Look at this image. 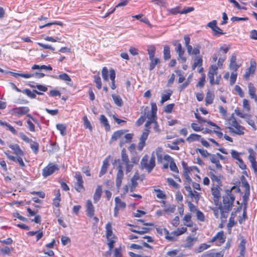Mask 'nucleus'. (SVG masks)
I'll return each mask as SVG.
<instances>
[{
    "instance_id": "1",
    "label": "nucleus",
    "mask_w": 257,
    "mask_h": 257,
    "mask_svg": "<svg viewBox=\"0 0 257 257\" xmlns=\"http://www.w3.org/2000/svg\"><path fill=\"white\" fill-rule=\"evenodd\" d=\"M163 150L161 148H158L156 152H153L150 160L149 161V156L145 155L141 161V167L142 169H146L148 173H150L155 167V154L157 157L158 162H162Z\"/></svg>"
},
{
    "instance_id": "2",
    "label": "nucleus",
    "mask_w": 257,
    "mask_h": 257,
    "mask_svg": "<svg viewBox=\"0 0 257 257\" xmlns=\"http://www.w3.org/2000/svg\"><path fill=\"white\" fill-rule=\"evenodd\" d=\"M235 200L234 195L231 192V189L225 190V195L223 196V204L222 207L227 211H230L233 206Z\"/></svg>"
},
{
    "instance_id": "3",
    "label": "nucleus",
    "mask_w": 257,
    "mask_h": 257,
    "mask_svg": "<svg viewBox=\"0 0 257 257\" xmlns=\"http://www.w3.org/2000/svg\"><path fill=\"white\" fill-rule=\"evenodd\" d=\"M230 125L228 129L231 133L240 136L244 134V127L239 124L235 119L231 120Z\"/></svg>"
},
{
    "instance_id": "4",
    "label": "nucleus",
    "mask_w": 257,
    "mask_h": 257,
    "mask_svg": "<svg viewBox=\"0 0 257 257\" xmlns=\"http://www.w3.org/2000/svg\"><path fill=\"white\" fill-rule=\"evenodd\" d=\"M121 161L125 166L126 173H128L131 171L133 168V164L130 161L128 155L126 153L125 149H123L121 152Z\"/></svg>"
},
{
    "instance_id": "5",
    "label": "nucleus",
    "mask_w": 257,
    "mask_h": 257,
    "mask_svg": "<svg viewBox=\"0 0 257 257\" xmlns=\"http://www.w3.org/2000/svg\"><path fill=\"white\" fill-rule=\"evenodd\" d=\"M58 170L59 167L57 165L50 163L47 166L43 169L42 175L44 178H47L54 173L55 171H58Z\"/></svg>"
},
{
    "instance_id": "6",
    "label": "nucleus",
    "mask_w": 257,
    "mask_h": 257,
    "mask_svg": "<svg viewBox=\"0 0 257 257\" xmlns=\"http://www.w3.org/2000/svg\"><path fill=\"white\" fill-rule=\"evenodd\" d=\"M118 162L119 163V165L117 167L118 171L116 174V186L117 187V189H119L121 182L123 178V173L122 171V166L121 164L120 163V160H118Z\"/></svg>"
},
{
    "instance_id": "7",
    "label": "nucleus",
    "mask_w": 257,
    "mask_h": 257,
    "mask_svg": "<svg viewBox=\"0 0 257 257\" xmlns=\"http://www.w3.org/2000/svg\"><path fill=\"white\" fill-rule=\"evenodd\" d=\"M150 131L149 128H146L145 131L143 133L140 138V142L138 145V150L142 151L146 144V141L148 138Z\"/></svg>"
},
{
    "instance_id": "8",
    "label": "nucleus",
    "mask_w": 257,
    "mask_h": 257,
    "mask_svg": "<svg viewBox=\"0 0 257 257\" xmlns=\"http://www.w3.org/2000/svg\"><path fill=\"white\" fill-rule=\"evenodd\" d=\"M75 178L77 180V182L75 184V188L77 191L80 192L84 189L83 186V181L82 179V177L80 173H76Z\"/></svg>"
},
{
    "instance_id": "9",
    "label": "nucleus",
    "mask_w": 257,
    "mask_h": 257,
    "mask_svg": "<svg viewBox=\"0 0 257 257\" xmlns=\"http://www.w3.org/2000/svg\"><path fill=\"white\" fill-rule=\"evenodd\" d=\"M218 67L215 65L211 66L209 71L208 73V78L209 79L210 83L211 85L214 84V76L215 75L217 74Z\"/></svg>"
},
{
    "instance_id": "10",
    "label": "nucleus",
    "mask_w": 257,
    "mask_h": 257,
    "mask_svg": "<svg viewBox=\"0 0 257 257\" xmlns=\"http://www.w3.org/2000/svg\"><path fill=\"white\" fill-rule=\"evenodd\" d=\"M30 111V109L27 106L16 107L12 109V112L19 116L27 114Z\"/></svg>"
},
{
    "instance_id": "11",
    "label": "nucleus",
    "mask_w": 257,
    "mask_h": 257,
    "mask_svg": "<svg viewBox=\"0 0 257 257\" xmlns=\"http://www.w3.org/2000/svg\"><path fill=\"white\" fill-rule=\"evenodd\" d=\"M220 187H216L211 189L212 194L213 196V201L215 205H218L219 201L221 197L220 193Z\"/></svg>"
},
{
    "instance_id": "12",
    "label": "nucleus",
    "mask_w": 257,
    "mask_h": 257,
    "mask_svg": "<svg viewBox=\"0 0 257 257\" xmlns=\"http://www.w3.org/2000/svg\"><path fill=\"white\" fill-rule=\"evenodd\" d=\"M164 159L165 160L168 161L170 163V168L172 171L176 173L179 172L176 163L174 162V159L172 157H171L170 156L168 155H166L164 156Z\"/></svg>"
},
{
    "instance_id": "13",
    "label": "nucleus",
    "mask_w": 257,
    "mask_h": 257,
    "mask_svg": "<svg viewBox=\"0 0 257 257\" xmlns=\"http://www.w3.org/2000/svg\"><path fill=\"white\" fill-rule=\"evenodd\" d=\"M51 77L53 78L63 80V81H65L68 85H69L71 86L72 85L71 79L69 77V76L66 73H62L58 76L57 75H53Z\"/></svg>"
},
{
    "instance_id": "14",
    "label": "nucleus",
    "mask_w": 257,
    "mask_h": 257,
    "mask_svg": "<svg viewBox=\"0 0 257 257\" xmlns=\"http://www.w3.org/2000/svg\"><path fill=\"white\" fill-rule=\"evenodd\" d=\"M225 237L223 232L221 231L218 232L211 239V242L218 241L220 244H222L225 242Z\"/></svg>"
},
{
    "instance_id": "15",
    "label": "nucleus",
    "mask_w": 257,
    "mask_h": 257,
    "mask_svg": "<svg viewBox=\"0 0 257 257\" xmlns=\"http://www.w3.org/2000/svg\"><path fill=\"white\" fill-rule=\"evenodd\" d=\"M248 94L251 99H253L255 102H257V96L255 94L256 89L253 84L251 83L248 84Z\"/></svg>"
},
{
    "instance_id": "16",
    "label": "nucleus",
    "mask_w": 257,
    "mask_h": 257,
    "mask_svg": "<svg viewBox=\"0 0 257 257\" xmlns=\"http://www.w3.org/2000/svg\"><path fill=\"white\" fill-rule=\"evenodd\" d=\"M94 208L90 200H88L86 202V214L89 217H92L94 215Z\"/></svg>"
},
{
    "instance_id": "17",
    "label": "nucleus",
    "mask_w": 257,
    "mask_h": 257,
    "mask_svg": "<svg viewBox=\"0 0 257 257\" xmlns=\"http://www.w3.org/2000/svg\"><path fill=\"white\" fill-rule=\"evenodd\" d=\"M255 70V65L251 64L250 66L246 70L245 74L243 75V78L245 80H248L249 77L252 75Z\"/></svg>"
},
{
    "instance_id": "18",
    "label": "nucleus",
    "mask_w": 257,
    "mask_h": 257,
    "mask_svg": "<svg viewBox=\"0 0 257 257\" xmlns=\"http://www.w3.org/2000/svg\"><path fill=\"white\" fill-rule=\"evenodd\" d=\"M9 147L14 151V153L17 156H23L24 152L21 150L18 144H10Z\"/></svg>"
},
{
    "instance_id": "19",
    "label": "nucleus",
    "mask_w": 257,
    "mask_h": 257,
    "mask_svg": "<svg viewBox=\"0 0 257 257\" xmlns=\"http://www.w3.org/2000/svg\"><path fill=\"white\" fill-rule=\"evenodd\" d=\"M167 235L166 237L167 239L170 241H174L175 239V237L178 236L182 234L181 232L178 228L177 230L174 231L171 233L170 234H169L168 231H167Z\"/></svg>"
},
{
    "instance_id": "20",
    "label": "nucleus",
    "mask_w": 257,
    "mask_h": 257,
    "mask_svg": "<svg viewBox=\"0 0 257 257\" xmlns=\"http://www.w3.org/2000/svg\"><path fill=\"white\" fill-rule=\"evenodd\" d=\"M197 240V238L188 236L184 243L183 246L185 248H190L194 244V242Z\"/></svg>"
},
{
    "instance_id": "21",
    "label": "nucleus",
    "mask_w": 257,
    "mask_h": 257,
    "mask_svg": "<svg viewBox=\"0 0 257 257\" xmlns=\"http://www.w3.org/2000/svg\"><path fill=\"white\" fill-rule=\"evenodd\" d=\"M127 132V130H119L115 132L112 135L111 140L112 141H115L117 139L120 138L122 136L124 135V133Z\"/></svg>"
},
{
    "instance_id": "22",
    "label": "nucleus",
    "mask_w": 257,
    "mask_h": 257,
    "mask_svg": "<svg viewBox=\"0 0 257 257\" xmlns=\"http://www.w3.org/2000/svg\"><path fill=\"white\" fill-rule=\"evenodd\" d=\"M109 164L108 162V160L107 159H105L103 161V164L101 167V170L99 172V176L101 177L104 174L106 173L107 170V168H108Z\"/></svg>"
},
{
    "instance_id": "23",
    "label": "nucleus",
    "mask_w": 257,
    "mask_h": 257,
    "mask_svg": "<svg viewBox=\"0 0 257 257\" xmlns=\"http://www.w3.org/2000/svg\"><path fill=\"white\" fill-rule=\"evenodd\" d=\"M151 124L153 125L154 130L156 132H157V133L160 132V130L159 128V125L156 120H154L153 121H147V122L145 124L146 128H149V130L150 128V125Z\"/></svg>"
},
{
    "instance_id": "24",
    "label": "nucleus",
    "mask_w": 257,
    "mask_h": 257,
    "mask_svg": "<svg viewBox=\"0 0 257 257\" xmlns=\"http://www.w3.org/2000/svg\"><path fill=\"white\" fill-rule=\"evenodd\" d=\"M102 194V187L101 186L98 185L95 191V193L93 195V199L94 200V203H96L97 201H98L101 196Z\"/></svg>"
},
{
    "instance_id": "25",
    "label": "nucleus",
    "mask_w": 257,
    "mask_h": 257,
    "mask_svg": "<svg viewBox=\"0 0 257 257\" xmlns=\"http://www.w3.org/2000/svg\"><path fill=\"white\" fill-rule=\"evenodd\" d=\"M106 228V235L107 239H111V237H114V236L113 235L111 225L110 223L106 224L105 226Z\"/></svg>"
},
{
    "instance_id": "26",
    "label": "nucleus",
    "mask_w": 257,
    "mask_h": 257,
    "mask_svg": "<svg viewBox=\"0 0 257 257\" xmlns=\"http://www.w3.org/2000/svg\"><path fill=\"white\" fill-rule=\"evenodd\" d=\"M114 103L119 107L123 105V101L119 95L112 94L111 95Z\"/></svg>"
},
{
    "instance_id": "27",
    "label": "nucleus",
    "mask_w": 257,
    "mask_h": 257,
    "mask_svg": "<svg viewBox=\"0 0 257 257\" xmlns=\"http://www.w3.org/2000/svg\"><path fill=\"white\" fill-rule=\"evenodd\" d=\"M115 207L118 209H124L126 207V204L124 202L121 201L119 197H116L114 199Z\"/></svg>"
},
{
    "instance_id": "28",
    "label": "nucleus",
    "mask_w": 257,
    "mask_h": 257,
    "mask_svg": "<svg viewBox=\"0 0 257 257\" xmlns=\"http://www.w3.org/2000/svg\"><path fill=\"white\" fill-rule=\"evenodd\" d=\"M184 39L185 41V45L187 48V52L188 54H190L191 52V50H192V47L189 45L190 42V38L188 35H185L184 37Z\"/></svg>"
},
{
    "instance_id": "29",
    "label": "nucleus",
    "mask_w": 257,
    "mask_h": 257,
    "mask_svg": "<svg viewBox=\"0 0 257 257\" xmlns=\"http://www.w3.org/2000/svg\"><path fill=\"white\" fill-rule=\"evenodd\" d=\"M109 77L111 80V88L112 89H115L116 88L115 85V72L113 69H111L109 72Z\"/></svg>"
},
{
    "instance_id": "30",
    "label": "nucleus",
    "mask_w": 257,
    "mask_h": 257,
    "mask_svg": "<svg viewBox=\"0 0 257 257\" xmlns=\"http://www.w3.org/2000/svg\"><path fill=\"white\" fill-rule=\"evenodd\" d=\"M100 121L105 127L107 130H110V125L108 123L107 118L104 115L102 114L100 116Z\"/></svg>"
},
{
    "instance_id": "31",
    "label": "nucleus",
    "mask_w": 257,
    "mask_h": 257,
    "mask_svg": "<svg viewBox=\"0 0 257 257\" xmlns=\"http://www.w3.org/2000/svg\"><path fill=\"white\" fill-rule=\"evenodd\" d=\"M219 208L220 211V218L222 222H224L226 220V219L228 216V213L229 211H227L225 210L223 207H222L221 205H219Z\"/></svg>"
},
{
    "instance_id": "32",
    "label": "nucleus",
    "mask_w": 257,
    "mask_h": 257,
    "mask_svg": "<svg viewBox=\"0 0 257 257\" xmlns=\"http://www.w3.org/2000/svg\"><path fill=\"white\" fill-rule=\"evenodd\" d=\"M164 58L165 60H169L170 57V47L168 45L164 46L163 50Z\"/></svg>"
},
{
    "instance_id": "33",
    "label": "nucleus",
    "mask_w": 257,
    "mask_h": 257,
    "mask_svg": "<svg viewBox=\"0 0 257 257\" xmlns=\"http://www.w3.org/2000/svg\"><path fill=\"white\" fill-rule=\"evenodd\" d=\"M172 93V91L168 90L167 92V94H163L162 96L161 100L160 101L161 105H163L165 101L170 99V96H171Z\"/></svg>"
},
{
    "instance_id": "34",
    "label": "nucleus",
    "mask_w": 257,
    "mask_h": 257,
    "mask_svg": "<svg viewBox=\"0 0 257 257\" xmlns=\"http://www.w3.org/2000/svg\"><path fill=\"white\" fill-rule=\"evenodd\" d=\"M133 135L132 134H125L124 136V138L125 140L122 139L120 142V146L122 147V145L125 144L131 141L133 138Z\"/></svg>"
},
{
    "instance_id": "35",
    "label": "nucleus",
    "mask_w": 257,
    "mask_h": 257,
    "mask_svg": "<svg viewBox=\"0 0 257 257\" xmlns=\"http://www.w3.org/2000/svg\"><path fill=\"white\" fill-rule=\"evenodd\" d=\"M248 152L249 154L248 157L249 162H252L256 161V153L253 151V150L249 148L248 149Z\"/></svg>"
},
{
    "instance_id": "36",
    "label": "nucleus",
    "mask_w": 257,
    "mask_h": 257,
    "mask_svg": "<svg viewBox=\"0 0 257 257\" xmlns=\"http://www.w3.org/2000/svg\"><path fill=\"white\" fill-rule=\"evenodd\" d=\"M201 136L195 134H191L186 139L187 141L191 143L195 141H199Z\"/></svg>"
},
{
    "instance_id": "37",
    "label": "nucleus",
    "mask_w": 257,
    "mask_h": 257,
    "mask_svg": "<svg viewBox=\"0 0 257 257\" xmlns=\"http://www.w3.org/2000/svg\"><path fill=\"white\" fill-rule=\"evenodd\" d=\"M151 60V62L150 63L149 69H150V70L151 71V70H153L155 68L156 65L160 63V60L158 58H153L152 60Z\"/></svg>"
},
{
    "instance_id": "38",
    "label": "nucleus",
    "mask_w": 257,
    "mask_h": 257,
    "mask_svg": "<svg viewBox=\"0 0 257 257\" xmlns=\"http://www.w3.org/2000/svg\"><path fill=\"white\" fill-rule=\"evenodd\" d=\"M32 69L36 70V69H45L46 70H52V67L50 65H34L32 67Z\"/></svg>"
},
{
    "instance_id": "39",
    "label": "nucleus",
    "mask_w": 257,
    "mask_h": 257,
    "mask_svg": "<svg viewBox=\"0 0 257 257\" xmlns=\"http://www.w3.org/2000/svg\"><path fill=\"white\" fill-rule=\"evenodd\" d=\"M56 127L58 130H59L60 132V134L62 136H65L66 135V126L64 124H57L56 125Z\"/></svg>"
},
{
    "instance_id": "40",
    "label": "nucleus",
    "mask_w": 257,
    "mask_h": 257,
    "mask_svg": "<svg viewBox=\"0 0 257 257\" xmlns=\"http://www.w3.org/2000/svg\"><path fill=\"white\" fill-rule=\"evenodd\" d=\"M156 48L154 46H150L148 49V52L149 55L150 60H152L155 56Z\"/></svg>"
},
{
    "instance_id": "41",
    "label": "nucleus",
    "mask_w": 257,
    "mask_h": 257,
    "mask_svg": "<svg viewBox=\"0 0 257 257\" xmlns=\"http://www.w3.org/2000/svg\"><path fill=\"white\" fill-rule=\"evenodd\" d=\"M203 60L201 57H196L195 59V62L192 65V69L194 70L197 66H201L202 65Z\"/></svg>"
},
{
    "instance_id": "42",
    "label": "nucleus",
    "mask_w": 257,
    "mask_h": 257,
    "mask_svg": "<svg viewBox=\"0 0 257 257\" xmlns=\"http://www.w3.org/2000/svg\"><path fill=\"white\" fill-rule=\"evenodd\" d=\"M210 247L209 245H208L206 243H202L199 246L195 249V252L196 253H200L203 251L204 250L207 249Z\"/></svg>"
},
{
    "instance_id": "43",
    "label": "nucleus",
    "mask_w": 257,
    "mask_h": 257,
    "mask_svg": "<svg viewBox=\"0 0 257 257\" xmlns=\"http://www.w3.org/2000/svg\"><path fill=\"white\" fill-rule=\"evenodd\" d=\"M191 218V216L190 214H186L184 217V220L185 222L184 224L188 227H191L192 226Z\"/></svg>"
},
{
    "instance_id": "44",
    "label": "nucleus",
    "mask_w": 257,
    "mask_h": 257,
    "mask_svg": "<svg viewBox=\"0 0 257 257\" xmlns=\"http://www.w3.org/2000/svg\"><path fill=\"white\" fill-rule=\"evenodd\" d=\"M9 73L12 74L15 77H17L18 76H21L25 78H29L32 77V76L30 74H28V73H18L11 71H10Z\"/></svg>"
},
{
    "instance_id": "45",
    "label": "nucleus",
    "mask_w": 257,
    "mask_h": 257,
    "mask_svg": "<svg viewBox=\"0 0 257 257\" xmlns=\"http://www.w3.org/2000/svg\"><path fill=\"white\" fill-rule=\"evenodd\" d=\"M165 212L168 213H174L176 210V206L174 205H167L165 206Z\"/></svg>"
},
{
    "instance_id": "46",
    "label": "nucleus",
    "mask_w": 257,
    "mask_h": 257,
    "mask_svg": "<svg viewBox=\"0 0 257 257\" xmlns=\"http://www.w3.org/2000/svg\"><path fill=\"white\" fill-rule=\"evenodd\" d=\"M214 99V95L211 94L210 92H207L206 98H205V102L206 104H210L213 102V100Z\"/></svg>"
},
{
    "instance_id": "47",
    "label": "nucleus",
    "mask_w": 257,
    "mask_h": 257,
    "mask_svg": "<svg viewBox=\"0 0 257 257\" xmlns=\"http://www.w3.org/2000/svg\"><path fill=\"white\" fill-rule=\"evenodd\" d=\"M83 120L84 121V126L85 128H88L90 131H92V127L91 126V124L89 121V120L87 119V117L86 116H84L83 118Z\"/></svg>"
},
{
    "instance_id": "48",
    "label": "nucleus",
    "mask_w": 257,
    "mask_h": 257,
    "mask_svg": "<svg viewBox=\"0 0 257 257\" xmlns=\"http://www.w3.org/2000/svg\"><path fill=\"white\" fill-rule=\"evenodd\" d=\"M102 76L104 81H108V71L106 67H104L102 69Z\"/></svg>"
},
{
    "instance_id": "49",
    "label": "nucleus",
    "mask_w": 257,
    "mask_h": 257,
    "mask_svg": "<svg viewBox=\"0 0 257 257\" xmlns=\"http://www.w3.org/2000/svg\"><path fill=\"white\" fill-rule=\"evenodd\" d=\"M235 215L231 213V216L229 218L228 223L227 224V227L228 228H231L235 224Z\"/></svg>"
},
{
    "instance_id": "50",
    "label": "nucleus",
    "mask_w": 257,
    "mask_h": 257,
    "mask_svg": "<svg viewBox=\"0 0 257 257\" xmlns=\"http://www.w3.org/2000/svg\"><path fill=\"white\" fill-rule=\"evenodd\" d=\"M30 147L33 152L37 154L39 151V144L36 142L31 143Z\"/></svg>"
},
{
    "instance_id": "51",
    "label": "nucleus",
    "mask_w": 257,
    "mask_h": 257,
    "mask_svg": "<svg viewBox=\"0 0 257 257\" xmlns=\"http://www.w3.org/2000/svg\"><path fill=\"white\" fill-rule=\"evenodd\" d=\"M234 111L235 114L241 118H246L249 116L247 114L242 112L239 109H235Z\"/></svg>"
},
{
    "instance_id": "52",
    "label": "nucleus",
    "mask_w": 257,
    "mask_h": 257,
    "mask_svg": "<svg viewBox=\"0 0 257 257\" xmlns=\"http://www.w3.org/2000/svg\"><path fill=\"white\" fill-rule=\"evenodd\" d=\"M94 82H95L96 84V87L98 89H101L102 84H101V78L98 75H95L94 76Z\"/></svg>"
},
{
    "instance_id": "53",
    "label": "nucleus",
    "mask_w": 257,
    "mask_h": 257,
    "mask_svg": "<svg viewBox=\"0 0 257 257\" xmlns=\"http://www.w3.org/2000/svg\"><path fill=\"white\" fill-rule=\"evenodd\" d=\"M155 191L157 193V197L160 199H166V194L160 189H155Z\"/></svg>"
},
{
    "instance_id": "54",
    "label": "nucleus",
    "mask_w": 257,
    "mask_h": 257,
    "mask_svg": "<svg viewBox=\"0 0 257 257\" xmlns=\"http://www.w3.org/2000/svg\"><path fill=\"white\" fill-rule=\"evenodd\" d=\"M23 92L24 93H25L27 96H28L31 98H35L36 97V94H35L34 92H32L29 89H26L24 90Z\"/></svg>"
},
{
    "instance_id": "55",
    "label": "nucleus",
    "mask_w": 257,
    "mask_h": 257,
    "mask_svg": "<svg viewBox=\"0 0 257 257\" xmlns=\"http://www.w3.org/2000/svg\"><path fill=\"white\" fill-rule=\"evenodd\" d=\"M196 152H199L202 157H206L207 156H209L210 154L209 153L207 150L204 149H197Z\"/></svg>"
},
{
    "instance_id": "56",
    "label": "nucleus",
    "mask_w": 257,
    "mask_h": 257,
    "mask_svg": "<svg viewBox=\"0 0 257 257\" xmlns=\"http://www.w3.org/2000/svg\"><path fill=\"white\" fill-rule=\"evenodd\" d=\"M19 136L25 142L28 143H31L32 142V140L29 138L27 136H26L23 133H20L19 134Z\"/></svg>"
},
{
    "instance_id": "57",
    "label": "nucleus",
    "mask_w": 257,
    "mask_h": 257,
    "mask_svg": "<svg viewBox=\"0 0 257 257\" xmlns=\"http://www.w3.org/2000/svg\"><path fill=\"white\" fill-rule=\"evenodd\" d=\"M241 183H242V185L243 186V187L245 189V194H247L248 195H249V184L248 183L247 181L244 178L243 180L241 181Z\"/></svg>"
},
{
    "instance_id": "58",
    "label": "nucleus",
    "mask_w": 257,
    "mask_h": 257,
    "mask_svg": "<svg viewBox=\"0 0 257 257\" xmlns=\"http://www.w3.org/2000/svg\"><path fill=\"white\" fill-rule=\"evenodd\" d=\"M237 73L235 72H232L231 74V76L230 78V84L233 85L235 83V81L237 78Z\"/></svg>"
},
{
    "instance_id": "59",
    "label": "nucleus",
    "mask_w": 257,
    "mask_h": 257,
    "mask_svg": "<svg viewBox=\"0 0 257 257\" xmlns=\"http://www.w3.org/2000/svg\"><path fill=\"white\" fill-rule=\"evenodd\" d=\"M152 2L161 7H165L166 6V0H152Z\"/></svg>"
},
{
    "instance_id": "60",
    "label": "nucleus",
    "mask_w": 257,
    "mask_h": 257,
    "mask_svg": "<svg viewBox=\"0 0 257 257\" xmlns=\"http://www.w3.org/2000/svg\"><path fill=\"white\" fill-rule=\"evenodd\" d=\"M201 47L200 45H198L196 47H195L193 50H191V52L190 54H188L189 55H199L200 53V49Z\"/></svg>"
},
{
    "instance_id": "61",
    "label": "nucleus",
    "mask_w": 257,
    "mask_h": 257,
    "mask_svg": "<svg viewBox=\"0 0 257 257\" xmlns=\"http://www.w3.org/2000/svg\"><path fill=\"white\" fill-rule=\"evenodd\" d=\"M176 51L178 54V56L184 54V50L182 49V45L180 43L177 44V47L176 48Z\"/></svg>"
},
{
    "instance_id": "62",
    "label": "nucleus",
    "mask_w": 257,
    "mask_h": 257,
    "mask_svg": "<svg viewBox=\"0 0 257 257\" xmlns=\"http://www.w3.org/2000/svg\"><path fill=\"white\" fill-rule=\"evenodd\" d=\"M174 106V103L168 104L164 107V111L166 113H171Z\"/></svg>"
},
{
    "instance_id": "63",
    "label": "nucleus",
    "mask_w": 257,
    "mask_h": 257,
    "mask_svg": "<svg viewBox=\"0 0 257 257\" xmlns=\"http://www.w3.org/2000/svg\"><path fill=\"white\" fill-rule=\"evenodd\" d=\"M243 108L246 110V111H248L250 110V105L249 104V101L246 99H244L243 100Z\"/></svg>"
},
{
    "instance_id": "64",
    "label": "nucleus",
    "mask_w": 257,
    "mask_h": 257,
    "mask_svg": "<svg viewBox=\"0 0 257 257\" xmlns=\"http://www.w3.org/2000/svg\"><path fill=\"white\" fill-rule=\"evenodd\" d=\"M234 89L235 91L238 94L240 97H244V93L241 88L239 85H235Z\"/></svg>"
}]
</instances>
